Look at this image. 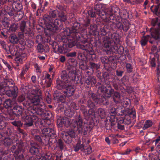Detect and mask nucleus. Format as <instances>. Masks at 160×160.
Listing matches in <instances>:
<instances>
[{
	"mask_svg": "<svg viewBox=\"0 0 160 160\" xmlns=\"http://www.w3.org/2000/svg\"><path fill=\"white\" fill-rule=\"evenodd\" d=\"M101 4H97L88 11L89 16L92 18H96L98 16L105 22L114 23L116 20V16L112 13L110 11H103Z\"/></svg>",
	"mask_w": 160,
	"mask_h": 160,
	"instance_id": "nucleus-1",
	"label": "nucleus"
},
{
	"mask_svg": "<svg viewBox=\"0 0 160 160\" xmlns=\"http://www.w3.org/2000/svg\"><path fill=\"white\" fill-rule=\"evenodd\" d=\"M72 122L71 119L65 117L57 120V123L60 125H63L67 127L73 128L75 130H78L79 133H83L84 135L87 133V130L84 129V126L85 123L83 122L82 118L80 115L76 116L75 121Z\"/></svg>",
	"mask_w": 160,
	"mask_h": 160,
	"instance_id": "nucleus-2",
	"label": "nucleus"
},
{
	"mask_svg": "<svg viewBox=\"0 0 160 160\" xmlns=\"http://www.w3.org/2000/svg\"><path fill=\"white\" fill-rule=\"evenodd\" d=\"M45 24L44 32L46 35H51L59 32L62 22L59 19L54 20L49 15H44L43 18Z\"/></svg>",
	"mask_w": 160,
	"mask_h": 160,
	"instance_id": "nucleus-3",
	"label": "nucleus"
},
{
	"mask_svg": "<svg viewBox=\"0 0 160 160\" xmlns=\"http://www.w3.org/2000/svg\"><path fill=\"white\" fill-rule=\"evenodd\" d=\"M60 39L63 43L62 45H59L58 48L57 52L58 53H66L68 51V48H71L75 45V41L72 38L63 36L60 37Z\"/></svg>",
	"mask_w": 160,
	"mask_h": 160,
	"instance_id": "nucleus-4",
	"label": "nucleus"
},
{
	"mask_svg": "<svg viewBox=\"0 0 160 160\" xmlns=\"http://www.w3.org/2000/svg\"><path fill=\"white\" fill-rule=\"evenodd\" d=\"M153 27L149 30L150 34L155 40L160 38V19L158 18H153L151 22Z\"/></svg>",
	"mask_w": 160,
	"mask_h": 160,
	"instance_id": "nucleus-5",
	"label": "nucleus"
},
{
	"mask_svg": "<svg viewBox=\"0 0 160 160\" xmlns=\"http://www.w3.org/2000/svg\"><path fill=\"white\" fill-rule=\"evenodd\" d=\"M75 45L78 48L85 50L86 52L91 55L92 58H95L96 55L95 52L92 49V46L89 42L87 41L86 39L84 40H81L78 42H75Z\"/></svg>",
	"mask_w": 160,
	"mask_h": 160,
	"instance_id": "nucleus-6",
	"label": "nucleus"
},
{
	"mask_svg": "<svg viewBox=\"0 0 160 160\" xmlns=\"http://www.w3.org/2000/svg\"><path fill=\"white\" fill-rule=\"evenodd\" d=\"M42 132L43 134V136H42V138L50 137L49 139H48V143L49 145H51L52 143L56 142L57 135L56 132L51 128H44L42 130Z\"/></svg>",
	"mask_w": 160,
	"mask_h": 160,
	"instance_id": "nucleus-7",
	"label": "nucleus"
},
{
	"mask_svg": "<svg viewBox=\"0 0 160 160\" xmlns=\"http://www.w3.org/2000/svg\"><path fill=\"white\" fill-rule=\"evenodd\" d=\"M61 80H57V87L58 89H61L66 88L69 86L68 72L66 71H62L61 73Z\"/></svg>",
	"mask_w": 160,
	"mask_h": 160,
	"instance_id": "nucleus-8",
	"label": "nucleus"
},
{
	"mask_svg": "<svg viewBox=\"0 0 160 160\" xmlns=\"http://www.w3.org/2000/svg\"><path fill=\"white\" fill-rule=\"evenodd\" d=\"M27 21L24 20L21 21L19 22V31L18 34L30 35L32 37V35L33 36L34 34L32 32L30 25L27 24Z\"/></svg>",
	"mask_w": 160,
	"mask_h": 160,
	"instance_id": "nucleus-9",
	"label": "nucleus"
},
{
	"mask_svg": "<svg viewBox=\"0 0 160 160\" xmlns=\"http://www.w3.org/2000/svg\"><path fill=\"white\" fill-rule=\"evenodd\" d=\"M12 5H5L4 8L5 11L10 16H14L16 13L17 11H21L22 9V4H15L13 5V4H10Z\"/></svg>",
	"mask_w": 160,
	"mask_h": 160,
	"instance_id": "nucleus-10",
	"label": "nucleus"
},
{
	"mask_svg": "<svg viewBox=\"0 0 160 160\" xmlns=\"http://www.w3.org/2000/svg\"><path fill=\"white\" fill-rule=\"evenodd\" d=\"M103 46L105 51L107 54L111 51L114 52L115 53H117L119 45H118V44H113V43L111 40H104L103 41Z\"/></svg>",
	"mask_w": 160,
	"mask_h": 160,
	"instance_id": "nucleus-11",
	"label": "nucleus"
},
{
	"mask_svg": "<svg viewBox=\"0 0 160 160\" xmlns=\"http://www.w3.org/2000/svg\"><path fill=\"white\" fill-rule=\"evenodd\" d=\"M34 94L29 98L30 102L32 103L34 106H37L42 100V96L41 91L39 89L34 90Z\"/></svg>",
	"mask_w": 160,
	"mask_h": 160,
	"instance_id": "nucleus-12",
	"label": "nucleus"
},
{
	"mask_svg": "<svg viewBox=\"0 0 160 160\" xmlns=\"http://www.w3.org/2000/svg\"><path fill=\"white\" fill-rule=\"evenodd\" d=\"M130 113H127L125 114L123 117H122L119 118V123H123L125 124H129L131 122V118L134 119L136 117L135 111L134 109H132L130 111Z\"/></svg>",
	"mask_w": 160,
	"mask_h": 160,
	"instance_id": "nucleus-13",
	"label": "nucleus"
},
{
	"mask_svg": "<svg viewBox=\"0 0 160 160\" xmlns=\"http://www.w3.org/2000/svg\"><path fill=\"white\" fill-rule=\"evenodd\" d=\"M24 143L20 140L16 143V145H12L11 148V151L12 152H16L20 153H24L25 152L24 147Z\"/></svg>",
	"mask_w": 160,
	"mask_h": 160,
	"instance_id": "nucleus-14",
	"label": "nucleus"
},
{
	"mask_svg": "<svg viewBox=\"0 0 160 160\" xmlns=\"http://www.w3.org/2000/svg\"><path fill=\"white\" fill-rule=\"evenodd\" d=\"M45 110L44 109L37 106H32L28 108L29 113H31L32 114H36L42 117Z\"/></svg>",
	"mask_w": 160,
	"mask_h": 160,
	"instance_id": "nucleus-15",
	"label": "nucleus"
},
{
	"mask_svg": "<svg viewBox=\"0 0 160 160\" xmlns=\"http://www.w3.org/2000/svg\"><path fill=\"white\" fill-rule=\"evenodd\" d=\"M57 15L59 18V20L62 22H64L67 20V17L66 15H64L63 12H59V11L56 9L49 12V15L53 18L56 17Z\"/></svg>",
	"mask_w": 160,
	"mask_h": 160,
	"instance_id": "nucleus-16",
	"label": "nucleus"
},
{
	"mask_svg": "<svg viewBox=\"0 0 160 160\" xmlns=\"http://www.w3.org/2000/svg\"><path fill=\"white\" fill-rule=\"evenodd\" d=\"M24 108L21 106L16 105L12 108V113L18 118L20 116L23 117L24 114Z\"/></svg>",
	"mask_w": 160,
	"mask_h": 160,
	"instance_id": "nucleus-17",
	"label": "nucleus"
},
{
	"mask_svg": "<svg viewBox=\"0 0 160 160\" xmlns=\"http://www.w3.org/2000/svg\"><path fill=\"white\" fill-rule=\"evenodd\" d=\"M29 152L32 155L37 156L40 153V149L38 144L33 141L30 142Z\"/></svg>",
	"mask_w": 160,
	"mask_h": 160,
	"instance_id": "nucleus-18",
	"label": "nucleus"
},
{
	"mask_svg": "<svg viewBox=\"0 0 160 160\" xmlns=\"http://www.w3.org/2000/svg\"><path fill=\"white\" fill-rule=\"evenodd\" d=\"M132 108H124L123 106H118L117 107V115L122 116L125 114H127V113L130 112V111L132 110Z\"/></svg>",
	"mask_w": 160,
	"mask_h": 160,
	"instance_id": "nucleus-19",
	"label": "nucleus"
},
{
	"mask_svg": "<svg viewBox=\"0 0 160 160\" xmlns=\"http://www.w3.org/2000/svg\"><path fill=\"white\" fill-rule=\"evenodd\" d=\"M18 89L16 87L11 89L6 90L5 93L8 97H12L13 98H15L18 96Z\"/></svg>",
	"mask_w": 160,
	"mask_h": 160,
	"instance_id": "nucleus-20",
	"label": "nucleus"
},
{
	"mask_svg": "<svg viewBox=\"0 0 160 160\" xmlns=\"http://www.w3.org/2000/svg\"><path fill=\"white\" fill-rule=\"evenodd\" d=\"M80 26L79 23L78 22H74L73 25L71 27L72 30H73V33L75 35V37L77 38H79L80 37V33H79V28Z\"/></svg>",
	"mask_w": 160,
	"mask_h": 160,
	"instance_id": "nucleus-21",
	"label": "nucleus"
},
{
	"mask_svg": "<svg viewBox=\"0 0 160 160\" xmlns=\"http://www.w3.org/2000/svg\"><path fill=\"white\" fill-rule=\"evenodd\" d=\"M3 83L6 90L11 89L16 87L15 86L14 81L11 79H6Z\"/></svg>",
	"mask_w": 160,
	"mask_h": 160,
	"instance_id": "nucleus-22",
	"label": "nucleus"
},
{
	"mask_svg": "<svg viewBox=\"0 0 160 160\" xmlns=\"http://www.w3.org/2000/svg\"><path fill=\"white\" fill-rule=\"evenodd\" d=\"M108 38L109 39H111L112 40V42H114L113 44H118L120 41L119 36L118 34L116 33H112L110 32L108 33Z\"/></svg>",
	"mask_w": 160,
	"mask_h": 160,
	"instance_id": "nucleus-23",
	"label": "nucleus"
},
{
	"mask_svg": "<svg viewBox=\"0 0 160 160\" xmlns=\"http://www.w3.org/2000/svg\"><path fill=\"white\" fill-rule=\"evenodd\" d=\"M66 88L67 89L63 92L65 94V95L67 97H69L72 96L74 93L75 91V89L72 86H69Z\"/></svg>",
	"mask_w": 160,
	"mask_h": 160,
	"instance_id": "nucleus-24",
	"label": "nucleus"
},
{
	"mask_svg": "<svg viewBox=\"0 0 160 160\" xmlns=\"http://www.w3.org/2000/svg\"><path fill=\"white\" fill-rule=\"evenodd\" d=\"M114 92V90L112 88L111 85H109L107 87V88L105 89L104 95L107 98H109L112 96Z\"/></svg>",
	"mask_w": 160,
	"mask_h": 160,
	"instance_id": "nucleus-25",
	"label": "nucleus"
},
{
	"mask_svg": "<svg viewBox=\"0 0 160 160\" xmlns=\"http://www.w3.org/2000/svg\"><path fill=\"white\" fill-rule=\"evenodd\" d=\"M110 121L111 122V124H110L109 123H108L107 122H108V120H106V128L107 130H110L112 128H114V126L116 125V122L115 121V118H112L110 117Z\"/></svg>",
	"mask_w": 160,
	"mask_h": 160,
	"instance_id": "nucleus-26",
	"label": "nucleus"
},
{
	"mask_svg": "<svg viewBox=\"0 0 160 160\" xmlns=\"http://www.w3.org/2000/svg\"><path fill=\"white\" fill-rule=\"evenodd\" d=\"M96 82V80L93 77L88 76L84 80L85 83L88 85H94Z\"/></svg>",
	"mask_w": 160,
	"mask_h": 160,
	"instance_id": "nucleus-27",
	"label": "nucleus"
},
{
	"mask_svg": "<svg viewBox=\"0 0 160 160\" xmlns=\"http://www.w3.org/2000/svg\"><path fill=\"white\" fill-rule=\"evenodd\" d=\"M19 37L15 34H11L9 37L10 42L13 44H17L19 42Z\"/></svg>",
	"mask_w": 160,
	"mask_h": 160,
	"instance_id": "nucleus-28",
	"label": "nucleus"
},
{
	"mask_svg": "<svg viewBox=\"0 0 160 160\" xmlns=\"http://www.w3.org/2000/svg\"><path fill=\"white\" fill-rule=\"evenodd\" d=\"M107 11H110L116 17H119L120 15V10L118 7H112L111 8H109L106 10Z\"/></svg>",
	"mask_w": 160,
	"mask_h": 160,
	"instance_id": "nucleus-29",
	"label": "nucleus"
},
{
	"mask_svg": "<svg viewBox=\"0 0 160 160\" xmlns=\"http://www.w3.org/2000/svg\"><path fill=\"white\" fill-rule=\"evenodd\" d=\"M18 35L19 38L18 42L23 46L25 45H26L25 39H26L28 36L30 35L18 34Z\"/></svg>",
	"mask_w": 160,
	"mask_h": 160,
	"instance_id": "nucleus-30",
	"label": "nucleus"
},
{
	"mask_svg": "<svg viewBox=\"0 0 160 160\" xmlns=\"http://www.w3.org/2000/svg\"><path fill=\"white\" fill-rule=\"evenodd\" d=\"M85 148L83 143L81 144V143L78 142L77 144L73 146V150L76 152L78 151L79 150H80L82 152Z\"/></svg>",
	"mask_w": 160,
	"mask_h": 160,
	"instance_id": "nucleus-31",
	"label": "nucleus"
},
{
	"mask_svg": "<svg viewBox=\"0 0 160 160\" xmlns=\"http://www.w3.org/2000/svg\"><path fill=\"white\" fill-rule=\"evenodd\" d=\"M19 28V25L18 23L15 22L12 23L10 26L8 28L10 32H15Z\"/></svg>",
	"mask_w": 160,
	"mask_h": 160,
	"instance_id": "nucleus-32",
	"label": "nucleus"
},
{
	"mask_svg": "<svg viewBox=\"0 0 160 160\" xmlns=\"http://www.w3.org/2000/svg\"><path fill=\"white\" fill-rule=\"evenodd\" d=\"M129 12L126 11V10H123L122 12H120L119 17L124 19L131 18V17H129Z\"/></svg>",
	"mask_w": 160,
	"mask_h": 160,
	"instance_id": "nucleus-33",
	"label": "nucleus"
},
{
	"mask_svg": "<svg viewBox=\"0 0 160 160\" xmlns=\"http://www.w3.org/2000/svg\"><path fill=\"white\" fill-rule=\"evenodd\" d=\"M64 33L65 36L66 35L67 36H69L72 34V36H75L73 33V30H72L71 27L66 28L64 30Z\"/></svg>",
	"mask_w": 160,
	"mask_h": 160,
	"instance_id": "nucleus-34",
	"label": "nucleus"
},
{
	"mask_svg": "<svg viewBox=\"0 0 160 160\" xmlns=\"http://www.w3.org/2000/svg\"><path fill=\"white\" fill-rule=\"evenodd\" d=\"M15 158V160H23L24 159V157L23 153H20L16 152H12Z\"/></svg>",
	"mask_w": 160,
	"mask_h": 160,
	"instance_id": "nucleus-35",
	"label": "nucleus"
},
{
	"mask_svg": "<svg viewBox=\"0 0 160 160\" xmlns=\"http://www.w3.org/2000/svg\"><path fill=\"white\" fill-rule=\"evenodd\" d=\"M57 8L59 10V12H63L64 15H65V11L66 7L63 4L60 3H58L57 5Z\"/></svg>",
	"mask_w": 160,
	"mask_h": 160,
	"instance_id": "nucleus-36",
	"label": "nucleus"
},
{
	"mask_svg": "<svg viewBox=\"0 0 160 160\" xmlns=\"http://www.w3.org/2000/svg\"><path fill=\"white\" fill-rule=\"evenodd\" d=\"M75 112L74 110L70 109H66L64 110V114L67 117H72L74 115Z\"/></svg>",
	"mask_w": 160,
	"mask_h": 160,
	"instance_id": "nucleus-37",
	"label": "nucleus"
},
{
	"mask_svg": "<svg viewBox=\"0 0 160 160\" xmlns=\"http://www.w3.org/2000/svg\"><path fill=\"white\" fill-rule=\"evenodd\" d=\"M95 110L96 108H89V109L87 111V114H86L85 118L89 117L91 116L95 115Z\"/></svg>",
	"mask_w": 160,
	"mask_h": 160,
	"instance_id": "nucleus-38",
	"label": "nucleus"
},
{
	"mask_svg": "<svg viewBox=\"0 0 160 160\" xmlns=\"http://www.w3.org/2000/svg\"><path fill=\"white\" fill-rule=\"evenodd\" d=\"M63 139L65 142L68 144L71 143L73 139V138L66 134L63 136Z\"/></svg>",
	"mask_w": 160,
	"mask_h": 160,
	"instance_id": "nucleus-39",
	"label": "nucleus"
},
{
	"mask_svg": "<svg viewBox=\"0 0 160 160\" xmlns=\"http://www.w3.org/2000/svg\"><path fill=\"white\" fill-rule=\"evenodd\" d=\"M11 123L13 126L17 127V129L22 127L23 125V123L19 120H14L11 122Z\"/></svg>",
	"mask_w": 160,
	"mask_h": 160,
	"instance_id": "nucleus-40",
	"label": "nucleus"
},
{
	"mask_svg": "<svg viewBox=\"0 0 160 160\" xmlns=\"http://www.w3.org/2000/svg\"><path fill=\"white\" fill-rule=\"evenodd\" d=\"M26 120H25V122L24 123V125L26 126L27 127H30L32 126L33 125V123L32 121L31 120V119L29 117L26 116Z\"/></svg>",
	"mask_w": 160,
	"mask_h": 160,
	"instance_id": "nucleus-41",
	"label": "nucleus"
},
{
	"mask_svg": "<svg viewBox=\"0 0 160 160\" xmlns=\"http://www.w3.org/2000/svg\"><path fill=\"white\" fill-rule=\"evenodd\" d=\"M117 107H112L110 109L109 113L110 114H112V115H111L110 117L112 118H115L116 115H117Z\"/></svg>",
	"mask_w": 160,
	"mask_h": 160,
	"instance_id": "nucleus-42",
	"label": "nucleus"
},
{
	"mask_svg": "<svg viewBox=\"0 0 160 160\" xmlns=\"http://www.w3.org/2000/svg\"><path fill=\"white\" fill-rule=\"evenodd\" d=\"M49 44L52 46L54 52H56L59 46L58 43L56 42H51L49 43Z\"/></svg>",
	"mask_w": 160,
	"mask_h": 160,
	"instance_id": "nucleus-43",
	"label": "nucleus"
},
{
	"mask_svg": "<svg viewBox=\"0 0 160 160\" xmlns=\"http://www.w3.org/2000/svg\"><path fill=\"white\" fill-rule=\"evenodd\" d=\"M98 114L99 116L101 117V118H103L106 116L105 110L101 108H99L97 111Z\"/></svg>",
	"mask_w": 160,
	"mask_h": 160,
	"instance_id": "nucleus-44",
	"label": "nucleus"
},
{
	"mask_svg": "<svg viewBox=\"0 0 160 160\" xmlns=\"http://www.w3.org/2000/svg\"><path fill=\"white\" fill-rule=\"evenodd\" d=\"M12 101L10 99H6L4 102L3 105L6 108H8L12 107Z\"/></svg>",
	"mask_w": 160,
	"mask_h": 160,
	"instance_id": "nucleus-45",
	"label": "nucleus"
},
{
	"mask_svg": "<svg viewBox=\"0 0 160 160\" xmlns=\"http://www.w3.org/2000/svg\"><path fill=\"white\" fill-rule=\"evenodd\" d=\"M65 134L73 139H75L76 137L75 133L74 131L72 129H70L68 130L65 133Z\"/></svg>",
	"mask_w": 160,
	"mask_h": 160,
	"instance_id": "nucleus-46",
	"label": "nucleus"
},
{
	"mask_svg": "<svg viewBox=\"0 0 160 160\" xmlns=\"http://www.w3.org/2000/svg\"><path fill=\"white\" fill-rule=\"evenodd\" d=\"M96 103L91 100V98L89 99L87 101V106L89 108H95Z\"/></svg>",
	"mask_w": 160,
	"mask_h": 160,
	"instance_id": "nucleus-47",
	"label": "nucleus"
},
{
	"mask_svg": "<svg viewBox=\"0 0 160 160\" xmlns=\"http://www.w3.org/2000/svg\"><path fill=\"white\" fill-rule=\"evenodd\" d=\"M87 144L89 146L87 148L86 147L84 146L85 148L83 151L86 155L89 154L92 152V148L91 147L89 146L88 144Z\"/></svg>",
	"mask_w": 160,
	"mask_h": 160,
	"instance_id": "nucleus-48",
	"label": "nucleus"
},
{
	"mask_svg": "<svg viewBox=\"0 0 160 160\" xmlns=\"http://www.w3.org/2000/svg\"><path fill=\"white\" fill-rule=\"evenodd\" d=\"M149 35H147L145 37H144L142 38L140 41L141 44L142 46H145L148 41V38H149Z\"/></svg>",
	"mask_w": 160,
	"mask_h": 160,
	"instance_id": "nucleus-49",
	"label": "nucleus"
},
{
	"mask_svg": "<svg viewBox=\"0 0 160 160\" xmlns=\"http://www.w3.org/2000/svg\"><path fill=\"white\" fill-rule=\"evenodd\" d=\"M89 99L91 98V100H93L95 102H96L97 104H98V102L99 101L100 98L99 99L97 97L96 94L94 93H93L89 97Z\"/></svg>",
	"mask_w": 160,
	"mask_h": 160,
	"instance_id": "nucleus-50",
	"label": "nucleus"
},
{
	"mask_svg": "<svg viewBox=\"0 0 160 160\" xmlns=\"http://www.w3.org/2000/svg\"><path fill=\"white\" fill-rule=\"evenodd\" d=\"M130 24L129 22H123L122 26V30L126 32L130 28Z\"/></svg>",
	"mask_w": 160,
	"mask_h": 160,
	"instance_id": "nucleus-51",
	"label": "nucleus"
},
{
	"mask_svg": "<svg viewBox=\"0 0 160 160\" xmlns=\"http://www.w3.org/2000/svg\"><path fill=\"white\" fill-rule=\"evenodd\" d=\"M113 96V100L114 102H118V101L116 99L118 100L120 98V93L117 92H115L112 95Z\"/></svg>",
	"mask_w": 160,
	"mask_h": 160,
	"instance_id": "nucleus-52",
	"label": "nucleus"
},
{
	"mask_svg": "<svg viewBox=\"0 0 160 160\" xmlns=\"http://www.w3.org/2000/svg\"><path fill=\"white\" fill-rule=\"evenodd\" d=\"M89 66L92 69L97 70L100 68V65L92 62L89 63Z\"/></svg>",
	"mask_w": 160,
	"mask_h": 160,
	"instance_id": "nucleus-53",
	"label": "nucleus"
},
{
	"mask_svg": "<svg viewBox=\"0 0 160 160\" xmlns=\"http://www.w3.org/2000/svg\"><path fill=\"white\" fill-rule=\"evenodd\" d=\"M68 78H70L72 80L75 76H77L76 71H70L68 74Z\"/></svg>",
	"mask_w": 160,
	"mask_h": 160,
	"instance_id": "nucleus-54",
	"label": "nucleus"
},
{
	"mask_svg": "<svg viewBox=\"0 0 160 160\" xmlns=\"http://www.w3.org/2000/svg\"><path fill=\"white\" fill-rule=\"evenodd\" d=\"M97 25L95 24L93 25H91L90 26V29L91 30H92L93 34L95 35H98L99 34V32L96 29V27Z\"/></svg>",
	"mask_w": 160,
	"mask_h": 160,
	"instance_id": "nucleus-55",
	"label": "nucleus"
},
{
	"mask_svg": "<svg viewBox=\"0 0 160 160\" xmlns=\"http://www.w3.org/2000/svg\"><path fill=\"white\" fill-rule=\"evenodd\" d=\"M72 80L76 84L82 83L81 81V77L79 76H75L73 79H72Z\"/></svg>",
	"mask_w": 160,
	"mask_h": 160,
	"instance_id": "nucleus-56",
	"label": "nucleus"
},
{
	"mask_svg": "<svg viewBox=\"0 0 160 160\" xmlns=\"http://www.w3.org/2000/svg\"><path fill=\"white\" fill-rule=\"evenodd\" d=\"M53 155L51 153V152H48L45 153L44 157L46 160H49L51 159H53Z\"/></svg>",
	"mask_w": 160,
	"mask_h": 160,
	"instance_id": "nucleus-57",
	"label": "nucleus"
},
{
	"mask_svg": "<svg viewBox=\"0 0 160 160\" xmlns=\"http://www.w3.org/2000/svg\"><path fill=\"white\" fill-rule=\"evenodd\" d=\"M152 125V122L151 120H147L145 122L144 126L143 128V129L145 130V129L151 127Z\"/></svg>",
	"mask_w": 160,
	"mask_h": 160,
	"instance_id": "nucleus-58",
	"label": "nucleus"
},
{
	"mask_svg": "<svg viewBox=\"0 0 160 160\" xmlns=\"http://www.w3.org/2000/svg\"><path fill=\"white\" fill-rule=\"evenodd\" d=\"M159 39L155 40L151 35V36L149 35V37L148 38V41L150 43L153 44V45L157 44L158 42L156 41Z\"/></svg>",
	"mask_w": 160,
	"mask_h": 160,
	"instance_id": "nucleus-59",
	"label": "nucleus"
},
{
	"mask_svg": "<svg viewBox=\"0 0 160 160\" xmlns=\"http://www.w3.org/2000/svg\"><path fill=\"white\" fill-rule=\"evenodd\" d=\"M100 84L101 86L98 88V91L102 93H103L105 94V89L107 88V87H105L104 85H102L101 83H98L97 84Z\"/></svg>",
	"mask_w": 160,
	"mask_h": 160,
	"instance_id": "nucleus-60",
	"label": "nucleus"
},
{
	"mask_svg": "<svg viewBox=\"0 0 160 160\" xmlns=\"http://www.w3.org/2000/svg\"><path fill=\"white\" fill-rule=\"evenodd\" d=\"M40 132L39 130L36 129H32L31 130V134L32 135L33 137L39 134Z\"/></svg>",
	"mask_w": 160,
	"mask_h": 160,
	"instance_id": "nucleus-61",
	"label": "nucleus"
},
{
	"mask_svg": "<svg viewBox=\"0 0 160 160\" xmlns=\"http://www.w3.org/2000/svg\"><path fill=\"white\" fill-rule=\"evenodd\" d=\"M15 17H17L18 20H21L23 16V13L21 11H17L16 13L15 14Z\"/></svg>",
	"mask_w": 160,
	"mask_h": 160,
	"instance_id": "nucleus-62",
	"label": "nucleus"
},
{
	"mask_svg": "<svg viewBox=\"0 0 160 160\" xmlns=\"http://www.w3.org/2000/svg\"><path fill=\"white\" fill-rule=\"evenodd\" d=\"M80 110L82 112L84 117L85 118L86 114H87V109L86 108V107L83 105H81L80 108Z\"/></svg>",
	"mask_w": 160,
	"mask_h": 160,
	"instance_id": "nucleus-63",
	"label": "nucleus"
},
{
	"mask_svg": "<svg viewBox=\"0 0 160 160\" xmlns=\"http://www.w3.org/2000/svg\"><path fill=\"white\" fill-rule=\"evenodd\" d=\"M109 62L112 63H116L117 62V61L118 59V58L116 56H112L109 57L108 58Z\"/></svg>",
	"mask_w": 160,
	"mask_h": 160,
	"instance_id": "nucleus-64",
	"label": "nucleus"
}]
</instances>
